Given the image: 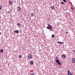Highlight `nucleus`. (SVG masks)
I'll return each mask as SVG.
<instances>
[{
  "mask_svg": "<svg viewBox=\"0 0 75 75\" xmlns=\"http://www.w3.org/2000/svg\"><path fill=\"white\" fill-rule=\"evenodd\" d=\"M71 9H72V10H74V9L72 8H71Z\"/></svg>",
  "mask_w": 75,
  "mask_h": 75,
  "instance_id": "30",
  "label": "nucleus"
},
{
  "mask_svg": "<svg viewBox=\"0 0 75 75\" xmlns=\"http://www.w3.org/2000/svg\"><path fill=\"white\" fill-rule=\"evenodd\" d=\"M70 71H69V70H68L67 72L68 73V74H69V73H70L71 72H70Z\"/></svg>",
  "mask_w": 75,
  "mask_h": 75,
  "instance_id": "18",
  "label": "nucleus"
},
{
  "mask_svg": "<svg viewBox=\"0 0 75 75\" xmlns=\"http://www.w3.org/2000/svg\"><path fill=\"white\" fill-rule=\"evenodd\" d=\"M58 44H63V42H61L60 41L58 42Z\"/></svg>",
  "mask_w": 75,
  "mask_h": 75,
  "instance_id": "11",
  "label": "nucleus"
},
{
  "mask_svg": "<svg viewBox=\"0 0 75 75\" xmlns=\"http://www.w3.org/2000/svg\"><path fill=\"white\" fill-rule=\"evenodd\" d=\"M18 57H19V58H21V55H19L18 56Z\"/></svg>",
  "mask_w": 75,
  "mask_h": 75,
  "instance_id": "23",
  "label": "nucleus"
},
{
  "mask_svg": "<svg viewBox=\"0 0 75 75\" xmlns=\"http://www.w3.org/2000/svg\"><path fill=\"white\" fill-rule=\"evenodd\" d=\"M33 11H34V10H33Z\"/></svg>",
  "mask_w": 75,
  "mask_h": 75,
  "instance_id": "31",
  "label": "nucleus"
},
{
  "mask_svg": "<svg viewBox=\"0 0 75 75\" xmlns=\"http://www.w3.org/2000/svg\"><path fill=\"white\" fill-rule=\"evenodd\" d=\"M34 13H32L31 14V16L32 17H33V16H34Z\"/></svg>",
  "mask_w": 75,
  "mask_h": 75,
  "instance_id": "14",
  "label": "nucleus"
},
{
  "mask_svg": "<svg viewBox=\"0 0 75 75\" xmlns=\"http://www.w3.org/2000/svg\"><path fill=\"white\" fill-rule=\"evenodd\" d=\"M61 4H64V2H62L61 3Z\"/></svg>",
  "mask_w": 75,
  "mask_h": 75,
  "instance_id": "22",
  "label": "nucleus"
},
{
  "mask_svg": "<svg viewBox=\"0 0 75 75\" xmlns=\"http://www.w3.org/2000/svg\"><path fill=\"white\" fill-rule=\"evenodd\" d=\"M68 32H66V34H68Z\"/></svg>",
  "mask_w": 75,
  "mask_h": 75,
  "instance_id": "26",
  "label": "nucleus"
},
{
  "mask_svg": "<svg viewBox=\"0 0 75 75\" xmlns=\"http://www.w3.org/2000/svg\"><path fill=\"white\" fill-rule=\"evenodd\" d=\"M14 33H19V31L18 30H17L14 31Z\"/></svg>",
  "mask_w": 75,
  "mask_h": 75,
  "instance_id": "9",
  "label": "nucleus"
},
{
  "mask_svg": "<svg viewBox=\"0 0 75 75\" xmlns=\"http://www.w3.org/2000/svg\"><path fill=\"white\" fill-rule=\"evenodd\" d=\"M55 59L56 60V61H55V62H57V63H58V64H59V65H61V63L59 62V60H58V57H55Z\"/></svg>",
  "mask_w": 75,
  "mask_h": 75,
  "instance_id": "1",
  "label": "nucleus"
},
{
  "mask_svg": "<svg viewBox=\"0 0 75 75\" xmlns=\"http://www.w3.org/2000/svg\"><path fill=\"white\" fill-rule=\"evenodd\" d=\"M55 64H57V65H58V64H57V63H55Z\"/></svg>",
  "mask_w": 75,
  "mask_h": 75,
  "instance_id": "28",
  "label": "nucleus"
},
{
  "mask_svg": "<svg viewBox=\"0 0 75 75\" xmlns=\"http://www.w3.org/2000/svg\"><path fill=\"white\" fill-rule=\"evenodd\" d=\"M73 52H74V53L75 52V50H73Z\"/></svg>",
  "mask_w": 75,
  "mask_h": 75,
  "instance_id": "27",
  "label": "nucleus"
},
{
  "mask_svg": "<svg viewBox=\"0 0 75 75\" xmlns=\"http://www.w3.org/2000/svg\"><path fill=\"white\" fill-rule=\"evenodd\" d=\"M31 75H34V72H32V73H31Z\"/></svg>",
  "mask_w": 75,
  "mask_h": 75,
  "instance_id": "21",
  "label": "nucleus"
},
{
  "mask_svg": "<svg viewBox=\"0 0 75 75\" xmlns=\"http://www.w3.org/2000/svg\"><path fill=\"white\" fill-rule=\"evenodd\" d=\"M0 52H1L2 53V52H3V50L1 49L0 50Z\"/></svg>",
  "mask_w": 75,
  "mask_h": 75,
  "instance_id": "13",
  "label": "nucleus"
},
{
  "mask_svg": "<svg viewBox=\"0 0 75 75\" xmlns=\"http://www.w3.org/2000/svg\"><path fill=\"white\" fill-rule=\"evenodd\" d=\"M72 62H73V63H75V58H74L72 59Z\"/></svg>",
  "mask_w": 75,
  "mask_h": 75,
  "instance_id": "6",
  "label": "nucleus"
},
{
  "mask_svg": "<svg viewBox=\"0 0 75 75\" xmlns=\"http://www.w3.org/2000/svg\"><path fill=\"white\" fill-rule=\"evenodd\" d=\"M2 5H1L0 6V10H1V9H2Z\"/></svg>",
  "mask_w": 75,
  "mask_h": 75,
  "instance_id": "16",
  "label": "nucleus"
},
{
  "mask_svg": "<svg viewBox=\"0 0 75 75\" xmlns=\"http://www.w3.org/2000/svg\"><path fill=\"white\" fill-rule=\"evenodd\" d=\"M8 14H10V11H8Z\"/></svg>",
  "mask_w": 75,
  "mask_h": 75,
  "instance_id": "24",
  "label": "nucleus"
},
{
  "mask_svg": "<svg viewBox=\"0 0 75 75\" xmlns=\"http://www.w3.org/2000/svg\"><path fill=\"white\" fill-rule=\"evenodd\" d=\"M28 59H31L33 58V55L29 54L28 55Z\"/></svg>",
  "mask_w": 75,
  "mask_h": 75,
  "instance_id": "2",
  "label": "nucleus"
},
{
  "mask_svg": "<svg viewBox=\"0 0 75 75\" xmlns=\"http://www.w3.org/2000/svg\"><path fill=\"white\" fill-rule=\"evenodd\" d=\"M68 75H72V74L71 73H70L69 74H68Z\"/></svg>",
  "mask_w": 75,
  "mask_h": 75,
  "instance_id": "17",
  "label": "nucleus"
},
{
  "mask_svg": "<svg viewBox=\"0 0 75 75\" xmlns=\"http://www.w3.org/2000/svg\"><path fill=\"white\" fill-rule=\"evenodd\" d=\"M33 11H34V10H33Z\"/></svg>",
  "mask_w": 75,
  "mask_h": 75,
  "instance_id": "32",
  "label": "nucleus"
},
{
  "mask_svg": "<svg viewBox=\"0 0 75 75\" xmlns=\"http://www.w3.org/2000/svg\"><path fill=\"white\" fill-rule=\"evenodd\" d=\"M9 3L10 4V5H11L13 4V1H11V0H9Z\"/></svg>",
  "mask_w": 75,
  "mask_h": 75,
  "instance_id": "5",
  "label": "nucleus"
},
{
  "mask_svg": "<svg viewBox=\"0 0 75 75\" xmlns=\"http://www.w3.org/2000/svg\"><path fill=\"white\" fill-rule=\"evenodd\" d=\"M62 58L64 59L65 58H66V56L64 54L62 55Z\"/></svg>",
  "mask_w": 75,
  "mask_h": 75,
  "instance_id": "7",
  "label": "nucleus"
},
{
  "mask_svg": "<svg viewBox=\"0 0 75 75\" xmlns=\"http://www.w3.org/2000/svg\"><path fill=\"white\" fill-rule=\"evenodd\" d=\"M34 64V62H33V61H31L30 62V64H31V65H33Z\"/></svg>",
  "mask_w": 75,
  "mask_h": 75,
  "instance_id": "8",
  "label": "nucleus"
},
{
  "mask_svg": "<svg viewBox=\"0 0 75 75\" xmlns=\"http://www.w3.org/2000/svg\"><path fill=\"white\" fill-rule=\"evenodd\" d=\"M17 25H19V26H20V25H21V24L20 23H17Z\"/></svg>",
  "mask_w": 75,
  "mask_h": 75,
  "instance_id": "12",
  "label": "nucleus"
},
{
  "mask_svg": "<svg viewBox=\"0 0 75 75\" xmlns=\"http://www.w3.org/2000/svg\"><path fill=\"white\" fill-rule=\"evenodd\" d=\"M48 27H50V26H51V25H50V24H48Z\"/></svg>",
  "mask_w": 75,
  "mask_h": 75,
  "instance_id": "19",
  "label": "nucleus"
},
{
  "mask_svg": "<svg viewBox=\"0 0 75 75\" xmlns=\"http://www.w3.org/2000/svg\"><path fill=\"white\" fill-rule=\"evenodd\" d=\"M47 29H49V30H51V29L52 28V26H47Z\"/></svg>",
  "mask_w": 75,
  "mask_h": 75,
  "instance_id": "3",
  "label": "nucleus"
},
{
  "mask_svg": "<svg viewBox=\"0 0 75 75\" xmlns=\"http://www.w3.org/2000/svg\"><path fill=\"white\" fill-rule=\"evenodd\" d=\"M51 8L52 9V10H54L55 8L53 6H51Z\"/></svg>",
  "mask_w": 75,
  "mask_h": 75,
  "instance_id": "10",
  "label": "nucleus"
},
{
  "mask_svg": "<svg viewBox=\"0 0 75 75\" xmlns=\"http://www.w3.org/2000/svg\"><path fill=\"white\" fill-rule=\"evenodd\" d=\"M1 32H0V35H1Z\"/></svg>",
  "mask_w": 75,
  "mask_h": 75,
  "instance_id": "29",
  "label": "nucleus"
},
{
  "mask_svg": "<svg viewBox=\"0 0 75 75\" xmlns=\"http://www.w3.org/2000/svg\"><path fill=\"white\" fill-rule=\"evenodd\" d=\"M52 38H54V37H55V36H54V35H52Z\"/></svg>",
  "mask_w": 75,
  "mask_h": 75,
  "instance_id": "15",
  "label": "nucleus"
},
{
  "mask_svg": "<svg viewBox=\"0 0 75 75\" xmlns=\"http://www.w3.org/2000/svg\"><path fill=\"white\" fill-rule=\"evenodd\" d=\"M50 31H53V32H54V30H53V29H51Z\"/></svg>",
  "mask_w": 75,
  "mask_h": 75,
  "instance_id": "20",
  "label": "nucleus"
},
{
  "mask_svg": "<svg viewBox=\"0 0 75 75\" xmlns=\"http://www.w3.org/2000/svg\"><path fill=\"white\" fill-rule=\"evenodd\" d=\"M17 10L18 11H20L21 10V8L20 7L18 6L17 8Z\"/></svg>",
  "mask_w": 75,
  "mask_h": 75,
  "instance_id": "4",
  "label": "nucleus"
},
{
  "mask_svg": "<svg viewBox=\"0 0 75 75\" xmlns=\"http://www.w3.org/2000/svg\"><path fill=\"white\" fill-rule=\"evenodd\" d=\"M63 1H64V2H66V0H63Z\"/></svg>",
  "mask_w": 75,
  "mask_h": 75,
  "instance_id": "25",
  "label": "nucleus"
}]
</instances>
